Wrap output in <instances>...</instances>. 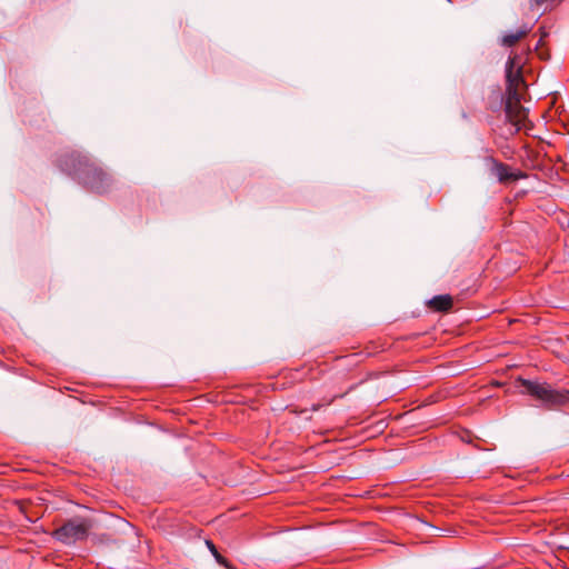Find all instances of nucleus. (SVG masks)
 Instances as JSON below:
<instances>
[{
  "label": "nucleus",
  "mask_w": 569,
  "mask_h": 569,
  "mask_svg": "<svg viewBox=\"0 0 569 569\" xmlns=\"http://www.w3.org/2000/svg\"><path fill=\"white\" fill-rule=\"evenodd\" d=\"M59 167L92 192L102 194L112 186L111 176L80 152H71L61 157Z\"/></svg>",
  "instance_id": "1"
},
{
  "label": "nucleus",
  "mask_w": 569,
  "mask_h": 569,
  "mask_svg": "<svg viewBox=\"0 0 569 569\" xmlns=\"http://www.w3.org/2000/svg\"><path fill=\"white\" fill-rule=\"evenodd\" d=\"M519 383L522 393L533 397L549 408L559 407L569 401V392L567 390H557L548 383L527 379H519Z\"/></svg>",
  "instance_id": "2"
},
{
  "label": "nucleus",
  "mask_w": 569,
  "mask_h": 569,
  "mask_svg": "<svg viewBox=\"0 0 569 569\" xmlns=\"http://www.w3.org/2000/svg\"><path fill=\"white\" fill-rule=\"evenodd\" d=\"M526 90L520 58L517 54L509 56L506 63V94L525 93Z\"/></svg>",
  "instance_id": "3"
},
{
  "label": "nucleus",
  "mask_w": 569,
  "mask_h": 569,
  "mask_svg": "<svg viewBox=\"0 0 569 569\" xmlns=\"http://www.w3.org/2000/svg\"><path fill=\"white\" fill-rule=\"evenodd\" d=\"M523 93L506 94L505 112L507 120L517 131L526 127L528 110L521 104Z\"/></svg>",
  "instance_id": "4"
},
{
  "label": "nucleus",
  "mask_w": 569,
  "mask_h": 569,
  "mask_svg": "<svg viewBox=\"0 0 569 569\" xmlns=\"http://www.w3.org/2000/svg\"><path fill=\"white\" fill-rule=\"evenodd\" d=\"M89 528L86 521L71 520L57 529L54 536L64 543H71L86 538Z\"/></svg>",
  "instance_id": "5"
},
{
  "label": "nucleus",
  "mask_w": 569,
  "mask_h": 569,
  "mask_svg": "<svg viewBox=\"0 0 569 569\" xmlns=\"http://www.w3.org/2000/svg\"><path fill=\"white\" fill-rule=\"evenodd\" d=\"M488 161L490 162L491 173L496 176L498 181L501 183L517 181L520 179H526L528 177L526 172L521 170H512L510 166L500 162L493 158H489Z\"/></svg>",
  "instance_id": "6"
},
{
  "label": "nucleus",
  "mask_w": 569,
  "mask_h": 569,
  "mask_svg": "<svg viewBox=\"0 0 569 569\" xmlns=\"http://www.w3.org/2000/svg\"><path fill=\"white\" fill-rule=\"evenodd\" d=\"M529 31L530 29L527 26H522L516 31L508 32L503 34V37L501 38V44L505 47H512L519 40L525 38L529 33Z\"/></svg>",
  "instance_id": "7"
},
{
  "label": "nucleus",
  "mask_w": 569,
  "mask_h": 569,
  "mask_svg": "<svg viewBox=\"0 0 569 569\" xmlns=\"http://www.w3.org/2000/svg\"><path fill=\"white\" fill-rule=\"evenodd\" d=\"M429 306L436 311H448L452 307V298L449 295L433 297Z\"/></svg>",
  "instance_id": "8"
},
{
  "label": "nucleus",
  "mask_w": 569,
  "mask_h": 569,
  "mask_svg": "<svg viewBox=\"0 0 569 569\" xmlns=\"http://www.w3.org/2000/svg\"><path fill=\"white\" fill-rule=\"evenodd\" d=\"M206 545L208 549L211 551L212 556L216 558L217 562L227 566L226 559L219 553L213 542L211 540H206Z\"/></svg>",
  "instance_id": "9"
},
{
  "label": "nucleus",
  "mask_w": 569,
  "mask_h": 569,
  "mask_svg": "<svg viewBox=\"0 0 569 569\" xmlns=\"http://www.w3.org/2000/svg\"><path fill=\"white\" fill-rule=\"evenodd\" d=\"M535 4L541 6L546 0H531Z\"/></svg>",
  "instance_id": "10"
}]
</instances>
